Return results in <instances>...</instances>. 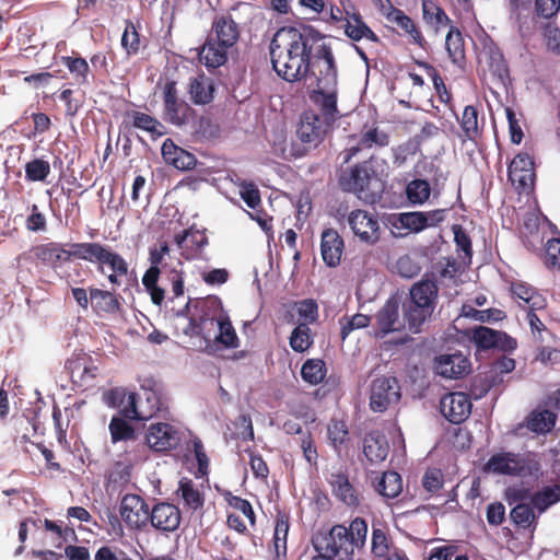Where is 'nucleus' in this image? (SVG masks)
Masks as SVG:
<instances>
[{"label": "nucleus", "instance_id": "1a4fd4ad", "mask_svg": "<svg viewBox=\"0 0 560 560\" xmlns=\"http://www.w3.org/2000/svg\"><path fill=\"white\" fill-rule=\"evenodd\" d=\"M161 394L152 388H142L140 393H129L128 404L119 413L130 420H149L162 409Z\"/></svg>", "mask_w": 560, "mask_h": 560}, {"label": "nucleus", "instance_id": "473e14b6", "mask_svg": "<svg viewBox=\"0 0 560 560\" xmlns=\"http://www.w3.org/2000/svg\"><path fill=\"white\" fill-rule=\"evenodd\" d=\"M345 20V33L350 39L359 42L362 38H366L374 43L380 42L378 36L363 21V18L359 13H353L350 16H347Z\"/></svg>", "mask_w": 560, "mask_h": 560}, {"label": "nucleus", "instance_id": "0eeeda50", "mask_svg": "<svg viewBox=\"0 0 560 560\" xmlns=\"http://www.w3.org/2000/svg\"><path fill=\"white\" fill-rule=\"evenodd\" d=\"M79 252L81 260L96 264L97 271L105 273L104 268L107 266L110 271L118 273H128L129 265L127 260L110 246L97 242H84Z\"/></svg>", "mask_w": 560, "mask_h": 560}, {"label": "nucleus", "instance_id": "3c124183", "mask_svg": "<svg viewBox=\"0 0 560 560\" xmlns=\"http://www.w3.org/2000/svg\"><path fill=\"white\" fill-rule=\"evenodd\" d=\"M431 195L428 180L416 178L407 184L406 196L411 205H423Z\"/></svg>", "mask_w": 560, "mask_h": 560}, {"label": "nucleus", "instance_id": "37998d69", "mask_svg": "<svg viewBox=\"0 0 560 560\" xmlns=\"http://www.w3.org/2000/svg\"><path fill=\"white\" fill-rule=\"evenodd\" d=\"M510 517L516 526L524 529L532 528L534 530L537 526V516L530 503L515 504L510 512Z\"/></svg>", "mask_w": 560, "mask_h": 560}, {"label": "nucleus", "instance_id": "4468645a", "mask_svg": "<svg viewBox=\"0 0 560 560\" xmlns=\"http://www.w3.org/2000/svg\"><path fill=\"white\" fill-rule=\"evenodd\" d=\"M535 177L534 161L528 153H518L509 164L508 178L518 192H529Z\"/></svg>", "mask_w": 560, "mask_h": 560}, {"label": "nucleus", "instance_id": "338daca9", "mask_svg": "<svg viewBox=\"0 0 560 560\" xmlns=\"http://www.w3.org/2000/svg\"><path fill=\"white\" fill-rule=\"evenodd\" d=\"M560 11V0H535L534 13L538 18L550 20Z\"/></svg>", "mask_w": 560, "mask_h": 560}, {"label": "nucleus", "instance_id": "6ab92c4d", "mask_svg": "<svg viewBox=\"0 0 560 560\" xmlns=\"http://www.w3.org/2000/svg\"><path fill=\"white\" fill-rule=\"evenodd\" d=\"M81 246H83V243H73L70 245V249L67 250L57 243H47L35 247L34 254L43 264L57 268L62 262L70 261L71 258L80 259L78 254Z\"/></svg>", "mask_w": 560, "mask_h": 560}, {"label": "nucleus", "instance_id": "e2e57ef3", "mask_svg": "<svg viewBox=\"0 0 560 560\" xmlns=\"http://www.w3.org/2000/svg\"><path fill=\"white\" fill-rule=\"evenodd\" d=\"M497 334L498 330L486 326H479L472 332V340L479 348L491 349L498 342Z\"/></svg>", "mask_w": 560, "mask_h": 560}, {"label": "nucleus", "instance_id": "9b49d317", "mask_svg": "<svg viewBox=\"0 0 560 560\" xmlns=\"http://www.w3.org/2000/svg\"><path fill=\"white\" fill-rule=\"evenodd\" d=\"M347 222L360 242L374 245L381 240V228L376 213L355 209L348 214Z\"/></svg>", "mask_w": 560, "mask_h": 560}, {"label": "nucleus", "instance_id": "6e6552de", "mask_svg": "<svg viewBox=\"0 0 560 560\" xmlns=\"http://www.w3.org/2000/svg\"><path fill=\"white\" fill-rule=\"evenodd\" d=\"M158 88L161 89L165 119L178 127L188 124L194 109L180 97L177 83L166 78Z\"/></svg>", "mask_w": 560, "mask_h": 560}, {"label": "nucleus", "instance_id": "69168bd1", "mask_svg": "<svg viewBox=\"0 0 560 560\" xmlns=\"http://www.w3.org/2000/svg\"><path fill=\"white\" fill-rule=\"evenodd\" d=\"M544 264L551 269H560V238H551L545 245Z\"/></svg>", "mask_w": 560, "mask_h": 560}, {"label": "nucleus", "instance_id": "a878e982", "mask_svg": "<svg viewBox=\"0 0 560 560\" xmlns=\"http://www.w3.org/2000/svg\"><path fill=\"white\" fill-rule=\"evenodd\" d=\"M456 118L460 127L458 132L460 142H477L483 131V126L479 124L477 108L472 105H467L464 107L462 116H456Z\"/></svg>", "mask_w": 560, "mask_h": 560}, {"label": "nucleus", "instance_id": "58836bf2", "mask_svg": "<svg viewBox=\"0 0 560 560\" xmlns=\"http://www.w3.org/2000/svg\"><path fill=\"white\" fill-rule=\"evenodd\" d=\"M61 62L67 67L78 85L89 84L90 66L84 58L73 52L71 56H62Z\"/></svg>", "mask_w": 560, "mask_h": 560}, {"label": "nucleus", "instance_id": "4c0bfd02", "mask_svg": "<svg viewBox=\"0 0 560 560\" xmlns=\"http://www.w3.org/2000/svg\"><path fill=\"white\" fill-rule=\"evenodd\" d=\"M327 436L332 448L340 453L350 441L347 422L342 419L331 418L327 424Z\"/></svg>", "mask_w": 560, "mask_h": 560}, {"label": "nucleus", "instance_id": "774afa93", "mask_svg": "<svg viewBox=\"0 0 560 560\" xmlns=\"http://www.w3.org/2000/svg\"><path fill=\"white\" fill-rule=\"evenodd\" d=\"M94 560H133L126 551L110 546L100 547L95 555Z\"/></svg>", "mask_w": 560, "mask_h": 560}, {"label": "nucleus", "instance_id": "49530a36", "mask_svg": "<svg viewBox=\"0 0 560 560\" xmlns=\"http://www.w3.org/2000/svg\"><path fill=\"white\" fill-rule=\"evenodd\" d=\"M560 501V486L545 487L537 491L530 498V504L539 513H544L548 508Z\"/></svg>", "mask_w": 560, "mask_h": 560}, {"label": "nucleus", "instance_id": "bf43d9fd", "mask_svg": "<svg viewBox=\"0 0 560 560\" xmlns=\"http://www.w3.org/2000/svg\"><path fill=\"white\" fill-rule=\"evenodd\" d=\"M541 31L547 49L555 55H560V28L548 21L542 25Z\"/></svg>", "mask_w": 560, "mask_h": 560}, {"label": "nucleus", "instance_id": "412c9836", "mask_svg": "<svg viewBox=\"0 0 560 560\" xmlns=\"http://www.w3.org/2000/svg\"><path fill=\"white\" fill-rule=\"evenodd\" d=\"M176 494L183 501V506L187 512L191 515L195 513L202 515L206 502L202 486L197 485L190 478L183 477L178 482Z\"/></svg>", "mask_w": 560, "mask_h": 560}, {"label": "nucleus", "instance_id": "680f3d73", "mask_svg": "<svg viewBox=\"0 0 560 560\" xmlns=\"http://www.w3.org/2000/svg\"><path fill=\"white\" fill-rule=\"evenodd\" d=\"M300 447L307 464L311 467H316L318 464V452L313 435L310 431L303 433L302 438L300 439Z\"/></svg>", "mask_w": 560, "mask_h": 560}, {"label": "nucleus", "instance_id": "4be33fe9", "mask_svg": "<svg viewBox=\"0 0 560 560\" xmlns=\"http://www.w3.org/2000/svg\"><path fill=\"white\" fill-rule=\"evenodd\" d=\"M328 483L331 487V492L336 499L349 508H357L360 505V492L350 482L349 476L346 471L338 470L330 474Z\"/></svg>", "mask_w": 560, "mask_h": 560}, {"label": "nucleus", "instance_id": "9d476101", "mask_svg": "<svg viewBox=\"0 0 560 560\" xmlns=\"http://www.w3.org/2000/svg\"><path fill=\"white\" fill-rule=\"evenodd\" d=\"M401 397L400 386L395 376H381L372 381L370 387V408L375 412H384Z\"/></svg>", "mask_w": 560, "mask_h": 560}, {"label": "nucleus", "instance_id": "a18cd8bd", "mask_svg": "<svg viewBox=\"0 0 560 560\" xmlns=\"http://www.w3.org/2000/svg\"><path fill=\"white\" fill-rule=\"evenodd\" d=\"M433 308L419 306L410 301L408 307L405 310V320L408 329L411 332H419L424 322L432 315Z\"/></svg>", "mask_w": 560, "mask_h": 560}, {"label": "nucleus", "instance_id": "09e8293b", "mask_svg": "<svg viewBox=\"0 0 560 560\" xmlns=\"http://www.w3.org/2000/svg\"><path fill=\"white\" fill-rule=\"evenodd\" d=\"M311 328L306 323L299 324L291 332L289 345L295 352H304L313 345Z\"/></svg>", "mask_w": 560, "mask_h": 560}, {"label": "nucleus", "instance_id": "f704fd0d", "mask_svg": "<svg viewBox=\"0 0 560 560\" xmlns=\"http://www.w3.org/2000/svg\"><path fill=\"white\" fill-rule=\"evenodd\" d=\"M124 124L126 125V127L131 126L133 128L148 131L152 136L160 137L163 135V132L159 130V128L162 127L161 122L155 117L142 112H127L125 114Z\"/></svg>", "mask_w": 560, "mask_h": 560}, {"label": "nucleus", "instance_id": "72a5a7b5", "mask_svg": "<svg viewBox=\"0 0 560 560\" xmlns=\"http://www.w3.org/2000/svg\"><path fill=\"white\" fill-rule=\"evenodd\" d=\"M398 549L383 528L373 527L371 547L373 560H389L393 551Z\"/></svg>", "mask_w": 560, "mask_h": 560}, {"label": "nucleus", "instance_id": "0e129e2a", "mask_svg": "<svg viewBox=\"0 0 560 560\" xmlns=\"http://www.w3.org/2000/svg\"><path fill=\"white\" fill-rule=\"evenodd\" d=\"M444 483V477L441 469L429 468L422 477V486L431 494L438 493Z\"/></svg>", "mask_w": 560, "mask_h": 560}, {"label": "nucleus", "instance_id": "c9c22d12", "mask_svg": "<svg viewBox=\"0 0 560 560\" xmlns=\"http://www.w3.org/2000/svg\"><path fill=\"white\" fill-rule=\"evenodd\" d=\"M445 47L452 62L458 67H463L466 61L465 42L457 27L451 26L445 38Z\"/></svg>", "mask_w": 560, "mask_h": 560}, {"label": "nucleus", "instance_id": "603ef678", "mask_svg": "<svg viewBox=\"0 0 560 560\" xmlns=\"http://www.w3.org/2000/svg\"><path fill=\"white\" fill-rule=\"evenodd\" d=\"M512 292L515 298L524 301L532 310H539L544 307V299L532 287L523 283H515L512 285Z\"/></svg>", "mask_w": 560, "mask_h": 560}, {"label": "nucleus", "instance_id": "aec40b11", "mask_svg": "<svg viewBox=\"0 0 560 560\" xmlns=\"http://www.w3.org/2000/svg\"><path fill=\"white\" fill-rule=\"evenodd\" d=\"M240 35V26L229 13L215 15L208 34V36L213 38L219 45L229 48L237 44Z\"/></svg>", "mask_w": 560, "mask_h": 560}, {"label": "nucleus", "instance_id": "39448f33", "mask_svg": "<svg viewBox=\"0 0 560 560\" xmlns=\"http://www.w3.org/2000/svg\"><path fill=\"white\" fill-rule=\"evenodd\" d=\"M196 310L198 313L189 317L184 334L189 337H200L205 343L203 349L208 353H212L214 351L212 341L223 316L219 314L213 302L202 301L196 305Z\"/></svg>", "mask_w": 560, "mask_h": 560}, {"label": "nucleus", "instance_id": "2f4dec72", "mask_svg": "<svg viewBox=\"0 0 560 560\" xmlns=\"http://www.w3.org/2000/svg\"><path fill=\"white\" fill-rule=\"evenodd\" d=\"M90 300L96 314H116L120 310L118 296L110 291L91 288Z\"/></svg>", "mask_w": 560, "mask_h": 560}, {"label": "nucleus", "instance_id": "f8f14e48", "mask_svg": "<svg viewBox=\"0 0 560 560\" xmlns=\"http://www.w3.org/2000/svg\"><path fill=\"white\" fill-rule=\"evenodd\" d=\"M119 513L129 529L141 530L149 524L150 506L139 494H125L120 501Z\"/></svg>", "mask_w": 560, "mask_h": 560}, {"label": "nucleus", "instance_id": "6e6d98bb", "mask_svg": "<svg viewBox=\"0 0 560 560\" xmlns=\"http://www.w3.org/2000/svg\"><path fill=\"white\" fill-rule=\"evenodd\" d=\"M50 174V164L43 159H34L25 164V177L30 182H45Z\"/></svg>", "mask_w": 560, "mask_h": 560}, {"label": "nucleus", "instance_id": "393cba45", "mask_svg": "<svg viewBox=\"0 0 560 560\" xmlns=\"http://www.w3.org/2000/svg\"><path fill=\"white\" fill-rule=\"evenodd\" d=\"M375 326L380 337H384L392 331L399 330L401 327L399 320V303L395 299H389L375 314Z\"/></svg>", "mask_w": 560, "mask_h": 560}, {"label": "nucleus", "instance_id": "a211bd4d", "mask_svg": "<svg viewBox=\"0 0 560 560\" xmlns=\"http://www.w3.org/2000/svg\"><path fill=\"white\" fill-rule=\"evenodd\" d=\"M330 126L316 112L310 109L302 114L296 133L303 143L316 147L322 142Z\"/></svg>", "mask_w": 560, "mask_h": 560}, {"label": "nucleus", "instance_id": "c03bdc74", "mask_svg": "<svg viewBox=\"0 0 560 560\" xmlns=\"http://www.w3.org/2000/svg\"><path fill=\"white\" fill-rule=\"evenodd\" d=\"M161 269L150 267L147 269L142 277V284L149 293L151 301L154 305L161 306L165 299V291L158 285Z\"/></svg>", "mask_w": 560, "mask_h": 560}, {"label": "nucleus", "instance_id": "4d7b16f0", "mask_svg": "<svg viewBox=\"0 0 560 560\" xmlns=\"http://www.w3.org/2000/svg\"><path fill=\"white\" fill-rule=\"evenodd\" d=\"M223 498L230 508L241 512L249 521L250 526L254 527L256 525V515L248 500L234 495L230 491H226Z\"/></svg>", "mask_w": 560, "mask_h": 560}, {"label": "nucleus", "instance_id": "5fc2aeb1", "mask_svg": "<svg viewBox=\"0 0 560 560\" xmlns=\"http://www.w3.org/2000/svg\"><path fill=\"white\" fill-rule=\"evenodd\" d=\"M218 330L219 332L214 337L213 341L223 345L225 348L238 347V338L236 331L228 317H221Z\"/></svg>", "mask_w": 560, "mask_h": 560}, {"label": "nucleus", "instance_id": "ddd939ff", "mask_svg": "<svg viewBox=\"0 0 560 560\" xmlns=\"http://www.w3.org/2000/svg\"><path fill=\"white\" fill-rule=\"evenodd\" d=\"M183 433L166 422L152 423L147 432L145 441L151 450L167 453L176 450L182 443Z\"/></svg>", "mask_w": 560, "mask_h": 560}, {"label": "nucleus", "instance_id": "f03ea898", "mask_svg": "<svg viewBox=\"0 0 560 560\" xmlns=\"http://www.w3.org/2000/svg\"><path fill=\"white\" fill-rule=\"evenodd\" d=\"M324 62H314L311 75L305 81L310 101L317 107L323 120L332 125L340 116L338 102V70L330 46L319 50Z\"/></svg>", "mask_w": 560, "mask_h": 560}, {"label": "nucleus", "instance_id": "bb28decb", "mask_svg": "<svg viewBox=\"0 0 560 560\" xmlns=\"http://www.w3.org/2000/svg\"><path fill=\"white\" fill-rule=\"evenodd\" d=\"M388 451V442L381 431H371L364 436L363 454L370 463L377 464L385 460Z\"/></svg>", "mask_w": 560, "mask_h": 560}, {"label": "nucleus", "instance_id": "a19ab883", "mask_svg": "<svg viewBox=\"0 0 560 560\" xmlns=\"http://www.w3.org/2000/svg\"><path fill=\"white\" fill-rule=\"evenodd\" d=\"M388 16H390V20L411 37L415 44L419 45L420 47L424 46L425 39L422 36V33L413 20L405 14L404 11L395 9Z\"/></svg>", "mask_w": 560, "mask_h": 560}, {"label": "nucleus", "instance_id": "c85d7f7f", "mask_svg": "<svg viewBox=\"0 0 560 560\" xmlns=\"http://www.w3.org/2000/svg\"><path fill=\"white\" fill-rule=\"evenodd\" d=\"M214 82L211 78L199 74L190 79L188 93L196 105H207L214 98Z\"/></svg>", "mask_w": 560, "mask_h": 560}, {"label": "nucleus", "instance_id": "b1692460", "mask_svg": "<svg viewBox=\"0 0 560 560\" xmlns=\"http://www.w3.org/2000/svg\"><path fill=\"white\" fill-rule=\"evenodd\" d=\"M343 248V238L335 229L323 231L320 236V254L328 267H336L340 264Z\"/></svg>", "mask_w": 560, "mask_h": 560}, {"label": "nucleus", "instance_id": "f3484780", "mask_svg": "<svg viewBox=\"0 0 560 560\" xmlns=\"http://www.w3.org/2000/svg\"><path fill=\"white\" fill-rule=\"evenodd\" d=\"M182 522L179 509L170 502H158L150 509L151 526L163 534L173 533L178 529Z\"/></svg>", "mask_w": 560, "mask_h": 560}, {"label": "nucleus", "instance_id": "ea45409f", "mask_svg": "<svg viewBox=\"0 0 560 560\" xmlns=\"http://www.w3.org/2000/svg\"><path fill=\"white\" fill-rule=\"evenodd\" d=\"M112 443L136 440V429L124 416H114L108 425Z\"/></svg>", "mask_w": 560, "mask_h": 560}, {"label": "nucleus", "instance_id": "7c9ffc66", "mask_svg": "<svg viewBox=\"0 0 560 560\" xmlns=\"http://www.w3.org/2000/svg\"><path fill=\"white\" fill-rule=\"evenodd\" d=\"M439 373L444 377L458 378L470 370V361L462 354L440 357L438 361Z\"/></svg>", "mask_w": 560, "mask_h": 560}, {"label": "nucleus", "instance_id": "dca6fc26", "mask_svg": "<svg viewBox=\"0 0 560 560\" xmlns=\"http://www.w3.org/2000/svg\"><path fill=\"white\" fill-rule=\"evenodd\" d=\"M471 407L469 395L463 392L447 393L440 400L441 413L454 424L464 422L469 417Z\"/></svg>", "mask_w": 560, "mask_h": 560}, {"label": "nucleus", "instance_id": "423d86ee", "mask_svg": "<svg viewBox=\"0 0 560 560\" xmlns=\"http://www.w3.org/2000/svg\"><path fill=\"white\" fill-rule=\"evenodd\" d=\"M343 164L342 162L337 171L339 189L362 198L363 194L370 189L371 182L375 177L374 170L368 161L346 166Z\"/></svg>", "mask_w": 560, "mask_h": 560}, {"label": "nucleus", "instance_id": "e433bc0d", "mask_svg": "<svg viewBox=\"0 0 560 560\" xmlns=\"http://www.w3.org/2000/svg\"><path fill=\"white\" fill-rule=\"evenodd\" d=\"M374 489L384 498H397L402 491V479L396 471H385L374 485Z\"/></svg>", "mask_w": 560, "mask_h": 560}, {"label": "nucleus", "instance_id": "864d4df0", "mask_svg": "<svg viewBox=\"0 0 560 560\" xmlns=\"http://www.w3.org/2000/svg\"><path fill=\"white\" fill-rule=\"evenodd\" d=\"M132 467L124 462H116L108 470L107 483L116 487H122L130 481Z\"/></svg>", "mask_w": 560, "mask_h": 560}, {"label": "nucleus", "instance_id": "20e7f679", "mask_svg": "<svg viewBox=\"0 0 560 560\" xmlns=\"http://www.w3.org/2000/svg\"><path fill=\"white\" fill-rule=\"evenodd\" d=\"M485 470L495 475L538 477L541 474V466L533 453L502 452L488 459Z\"/></svg>", "mask_w": 560, "mask_h": 560}, {"label": "nucleus", "instance_id": "2eb2a0df", "mask_svg": "<svg viewBox=\"0 0 560 560\" xmlns=\"http://www.w3.org/2000/svg\"><path fill=\"white\" fill-rule=\"evenodd\" d=\"M389 144V136L376 126H364L361 130L358 142L340 152L343 163H349L359 152L373 148H385Z\"/></svg>", "mask_w": 560, "mask_h": 560}, {"label": "nucleus", "instance_id": "5701e85b", "mask_svg": "<svg viewBox=\"0 0 560 560\" xmlns=\"http://www.w3.org/2000/svg\"><path fill=\"white\" fill-rule=\"evenodd\" d=\"M161 152L165 163L179 171L194 170L197 164L196 156L189 151L178 147L171 138H167L163 142Z\"/></svg>", "mask_w": 560, "mask_h": 560}, {"label": "nucleus", "instance_id": "79ce46f5", "mask_svg": "<svg viewBox=\"0 0 560 560\" xmlns=\"http://www.w3.org/2000/svg\"><path fill=\"white\" fill-rule=\"evenodd\" d=\"M556 419L550 410H535L528 416L526 425L534 433H547L553 429Z\"/></svg>", "mask_w": 560, "mask_h": 560}, {"label": "nucleus", "instance_id": "de8ad7c7", "mask_svg": "<svg viewBox=\"0 0 560 560\" xmlns=\"http://www.w3.org/2000/svg\"><path fill=\"white\" fill-rule=\"evenodd\" d=\"M326 364L322 359H308L301 369V376L304 382L311 385L322 383L326 376Z\"/></svg>", "mask_w": 560, "mask_h": 560}, {"label": "nucleus", "instance_id": "cd10ccee", "mask_svg": "<svg viewBox=\"0 0 560 560\" xmlns=\"http://www.w3.org/2000/svg\"><path fill=\"white\" fill-rule=\"evenodd\" d=\"M229 49V47H223L213 38L207 36L198 52L199 61L208 69H217L228 61Z\"/></svg>", "mask_w": 560, "mask_h": 560}, {"label": "nucleus", "instance_id": "c756f323", "mask_svg": "<svg viewBox=\"0 0 560 560\" xmlns=\"http://www.w3.org/2000/svg\"><path fill=\"white\" fill-rule=\"evenodd\" d=\"M439 288L433 280L424 279L416 282L410 289V301L419 306L435 308Z\"/></svg>", "mask_w": 560, "mask_h": 560}, {"label": "nucleus", "instance_id": "13d9d810", "mask_svg": "<svg viewBox=\"0 0 560 560\" xmlns=\"http://www.w3.org/2000/svg\"><path fill=\"white\" fill-rule=\"evenodd\" d=\"M121 46L128 56L138 54L140 49V35L131 21H126L121 36Z\"/></svg>", "mask_w": 560, "mask_h": 560}, {"label": "nucleus", "instance_id": "7ed1b4c3", "mask_svg": "<svg viewBox=\"0 0 560 560\" xmlns=\"http://www.w3.org/2000/svg\"><path fill=\"white\" fill-rule=\"evenodd\" d=\"M366 535L368 523L361 517H355L349 527L337 524L327 533H318L313 546L317 552L324 551L336 560H352L354 550L364 546Z\"/></svg>", "mask_w": 560, "mask_h": 560}, {"label": "nucleus", "instance_id": "f257e3e1", "mask_svg": "<svg viewBox=\"0 0 560 560\" xmlns=\"http://www.w3.org/2000/svg\"><path fill=\"white\" fill-rule=\"evenodd\" d=\"M324 39L320 32L308 25L279 28L269 45L272 69L287 82L307 81L314 62H324L319 50L329 46Z\"/></svg>", "mask_w": 560, "mask_h": 560}, {"label": "nucleus", "instance_id": "052dcab7", "mask_svg": "<svg viewBox=\"0 0 560 560\" xmlns=\"http://www.w3.org/2000/svg\"><path fill=\"white\" fill-rule=\"evenodd\" d=\"M289 518L285 515H279L276 521L275 534H273V544L277 555H280L282 550L283 553L287 551V537L289 533Z\"/></svg>", "mask_w": 560, "mask_h": 560}, {"label": "nucleus", "instance_id": "8fccbe9b", "mask_svg": "<svg viewBox=\"0 0 560 560\" xmlns=\"http://www.w3.org/2000/svg\"><path fill=\"white\" fill-rule=\"evenodd\" d=\"M423 20L435 28L444 27L451 23L450 18L434 1H422Z\"/></svg>", "mask_w": 560, "mask_h": 560}]
</instances>
